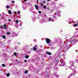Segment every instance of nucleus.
I'll return each mask as SVG.
<instances>
[{"mask_svg":"<svg viewBox=\"0 0 78 78\" xmlns=\"http://www.w3.org/2000/svg\"><path fill=\"white\" fill-rule=\"evenodd\" d=\"M75 42H78V41H76V40L75 41Z\"/></svg>","mask_w":78,"mask_h":78,"instance_id":"49","label":"nucleus"},{"mask_svg":"<svg viewBox=\"0 0 78 78\" xmlns=\"http://www.w3.org/2000/svg\"><path fill=\"white\" fill-rule=\"evenodd\" d=\"M48 21H49V22H51V18H49L48 19Z\"/></svg>","mask_w":78,"mask_h":78,"instance_id":"16","label":"nucleus"},{"mask_svg":"<svg viewBox=\"0 0 78 78\" xmlns=\"http://www.w3.org/2000/svg\"><path fill=\"white\" fill-rule=\"evenodd\" d=\"M72 75H73L72 74H71L69 75V78H70V77H71V76H72Z\"/></svg>","mask_w":78,"mask_h":78,"instance_id":"19","label":"nucleus"},{"mask_svg":"<svg viewBox=\"0 0 78 78\" xmlns=\"http://www.w3.org/2000/svg\"><path fill=\"white\" fill-rule=\"evenodd\" d=\"M20 11L18 12V14H20Z\"/></svg>","mask_w":78,"mask_h":78,"instance_id":"38","label":"nucleus"},{"mask_svg":"<svg viewBox=\"0 0 78 78\" xmlns=\"http://www.w3.org/2000/svg\"><path fill=\"white\" fill-rule=\"evenodd\" d=\"M3 27L5 28V29H7V28L6 27V24H4L3 26Z\"/></svg>","mask_w":78,"mask_h":78,"instance_id":"8","label":"nucleus"},{"mask_svg":"<svg viewBox=\"0 0 78 78\" xmlns=\"http://www.w3.org/2000/svg\"><path fill=\"white\" fill-rule=\"evenodd\" d=\"M41 6H43L44 5V4H43V3H41Z\"/></svg>","mask_w":78,"mask_h":78,"instance_id":"27","label":"nucleus"},{"mask_svg":"<svg viewBox=\"0 0 78 78\" xmlns=\"http://www.w3.org/2000/svg\"><path fill=\"white\" fill-rule=\"evenodd\" d=\"M43 64H44V63H43Z\"/></svg>","mask_w":78,"mask_h":78,"instance_id":"55","label":"nucleus"},{"mask_svg":"<svg viewBox=\"0 0 78 78\" xmlns=\"http://www.w3.org/2000/svg\"><path fill=\"white\" fill-rule=\"evenodd\" d=\"M35 47H37V45H36L35 46Z\"/></svg>","mask_w":78,"mask_h":78,"instance_id":"45","label":"nucleus"},{"mask_svg":"<svg viewBox=\"0 0 78 78\" xmlns=\"http://www.w3.org/2000/svg\"><path fill=\"white\" fill-rule=\"evenodd\" d=\"M37 2H39V1L37 0Z\"/></svg>","mask_w":78,"mask_h":78,"instance_id":"44","label":"nucleus"},{"mask_svg":"<svg viewBox=\"0 0 78 78\" xmlns=\"http://www.w3.org/2000/svg\"><path fill=\"white\" fill-rule=\"evenodd\" d=\"M61 13V11H58L57 12V15L58 17H60L61 16V14H60V13Z\"/></svg>","mask_w":78,"mask_h":78,"instance_id":"6","label":"nucleus"},{"mask_svg":"<svg viewBox=\"0 0 78 78\" xmlns=\"http://www.w3.org/2000/svg\"><path fill=\"white\" fill-rule=\"evenodd\" d=\"M64 42H66V43H67V41H64Z\"/></svg>","mask_w":78,"mask_h":78,"instance_id":"41","label":"nucleus"},{"mask_svg":"<svg viewBox=\"0 0 78 78\" xmlns=\"http://www.w3.org/2000/svg\"><path fill=\"white\" fill-rule=\"evenodd\" d=\"M16 28H18L19 27V26L17 25V26H16Z\"/></svg>","mask_w":78,"mask_h":78,"instance_id":"33","label":"nucleus"},{"mask_svg":"<svg viewBox=\"0 0 78 78\" xmlns=\"http://www.w3.org/2000/svg\"><path fill=\"white\" fill-rule=\"evenodd\" d=\"M14 13L15 14H17V12H16V11L14 12Z\"/></svg>","mask_w":78,"mask_h":78,"instance_id":"37","label":"nucleus"},{"mask_svg":"<svg viewBox=\"0 0 78 78\" xmlns=\"http://www.w3.org/2000/svg\"><path fill=\"white\" fill-rule=\"evenodd\" d=\"M55 76L56 78H58V77H59V75H55Z\"/></svg>","mask_w":78,"mask_h":78,"instance_id":"26","label":"nucleus"},{"mask_svg":"<svg viewBox=\"0 0 78 78\" xmlns=\"http://www.w3.org/2000/svg\"><path fill=\"white\" fill-rule=\"evenodd\" d=\"M46 8L47 6H46L45 5H44L43 7V8H44V9H45V8Z\"/></svg>","mask_w":78,"mask_h":78,"instance_id":"22","label":"nucleus"},{"mask_svg":"<svg viewBox=\"0 0 78 78\" xmlns=\"http://www.w3.org/2000/svg\"><path fill=\"white\" fill-rule=\"evenodd\" d=\"M8 21H9V22H10V21H11V20L9 19Z\"/></svg>","mask_w":78,"mask_h":78,"instance_id":"39","label":"nucleus"},{"mask_svg":"<svg viewBox=\"0 0 78 78\" xmlns=\"http://www.w3.org/2000/svg\"><path fill=\"white\" fill-rule=\"evenodd\" d=\"M7 34H11V33L10 32H7Z\"/></svg>","mask_w":78,"mask_h":78,"instance_id":"29","label":"nucleus"},{"mask_svg":"<svg viewBox=\"0 0 78 78\" xmlns=\"http://www.w3.org/2000/svg\"><path fill=\"white\" fill-rule=\"evenodd\" d=\"M19 20H16L15 21V22H16V24H17V23H19Z\"/></svg>","mask_w":78,"mask_h":78,"instance_id":"12","label":"nucleus"},{"mask_svg":"<svg viewBox=\"0 0 78 78\" xmlns=\"http://www.w3.org/2000/svg\"><path fill=\"white\" fill-rule=\"evenodd\" d=\"M9 75H10V74L9 73H8L6 75V76L7 77H9Z\"/></svg>","mask_w":78,"mask_h":78,"instance_id":"13","label":"nucleus"},{"mask_svg":"<svg viewBox=\"0 0 78 78\" xmlns=\"http://www.w3.org/2000/svg\"><path fill=\"white\" fill-rule=\"evenodd\" d=\"M76 72L75 70V71L73 72V74H72L73 75H75V74H76Z\"/></svg>","mask_w":78,"mask_h":78,"instance_id":"7","label":"nucleus"},{"mask_svg":"<svg viewBox=\"0 0 78 78\" xmlns=\"http://www.w3.org/2000/svg\"><path fill=\"white\" fill-rule=\"evenodd\" d=\"M2 37L3 39H5V38H6V37L4 35L2 36Z\"/></svg>","mask_w":78,"mask_h":78,"instance_id":"21","label":"nucleus"},{"mask_svg":"<svg viewBox=\"0 0 78 78\" xmlns=\"http://www.w3.org/2000/svg\"><path fill=\"white\" fill-rule=\"evenodd\" d=\"M18 44H20V43H18Z\"/></svg>","mask_w":78,"mask_h":78,"instance_id":"50","label":"nucleus"},{"mask_svg":"<svg viewBox=\"0 0 78 78\" xmlns=\"http://www.w3.org/2000/svg\"><path fill=\"white\" fill-rule=\"evenodd\" d=\"M68 78H70V77H69Z\"/></svg>","mask_w":78,"mask_h":78,"instance_id":"52","label":"nucleus"},{"mask_svg":"<svg viewBox=\"0 0 78 78\" xmlns=\"http://www.w3.org/2000/svg\"><path fill=\"white\" fill-rule=\"evenodd\" d=\"M78 30V29H76V30Z\"/></svg>","mask_w":78,"mask_h":78,"instance_id":"48","label":"nucleus"},{"mask_svg":"<svg viewBox=\"0 0 78 78\" xmlns=\"http://www.w3.org/2000/svg\"><path fill=\"white\" fill-rule=\"evenodd\" d=\"M25 58L26 59H28L29 58V56L28 55H26L25 56Z\"/></svg>","mask_w":78,"mask_h":78,"instance_id":"10","label":"nucleus"},{"mask_svg":"<svg viewBox=\"0 0 78 78\" xmlns=\"http://www.w3.org/2000/svg\"><path fill=\"white\" fill-rule=\"evenodd\" d=\"M43 22H43L42 23H43Z\"/></svg>","mask_w":78,"mask_h":78,"instance_id":"47","label":"nucleus"},{"mask_svg":"<svg viewBox=\"0 0 78 78\" xmlns=\"http://www.w3.org/2000/svg\"><path fill=\"white\" fill-rule=\"evenodd\" d=\"M27 60H24V62H27Z\"/></svg>","mask_w":78,"mask_h":78,"instance_id":"31","label":"nucleus"},{"mask_svg":"<svg viewBox=\"0 0 78 78\" xmlns=\"http://www.w3.org/2000/svg\"><path fill=\"white\" fill-rule=\"evenodd\" d=\"M16 62H17L18 61V60H17V59H16Z\"/></svg>","mask_w":78,"mask_h":78,"instance_id":"36","label":"nucleus"},{"mask_svg":"<svg viewBox=\"0 0 78 78\" xmlns=\"http://www.w3.org/2000/svg\"><path fill=\"white\" fill-rule=\"evenodd\" d=\"M2 67H5V64H2Z\"/></svg>","mask_w":78,"mask_h":78,"instance_id":"23","label":"nucleus"},{"mask_svg":"<svg viewBox=\"0 0 78 78\" xmlns=\"http://www.w3.org/2000/svg\"><path fill=\"white\" fill-rule=\"evenodd\" d=\"M76 37H77V36H75V35L73 37L71 38L70 39V42L71 44L74 42L75 41V39L76 38Z\"/></svg>","mask_w":78,"mask_h":78,"instance_id":"1","label":"nucleus"},{"mask_svg":"<svg viewBox=\"0 0 78 78\" xmlns=\"http://www.w3.org/2000/svg\"><path fill=\"white\" fill-rule=\"evenodd\" d=\"M13 54L14 56H17V54H16L15 52H14Z\"/></svg>","mask_w":78,"mask_h":78,"instance_id":"24","label":"nucleus"},{"mask_svg":"<svg viewBox=\"0 0 78 78\" xmlns=\"http://www.w3.org/2000/svg\"><path fill=\"white\" fill-rule=\"evenodd\" d=\"M69 47H70V45H69L68 46H67L66 48H68Z\"/></svg>","mask_w":78,"mask_h":78,"instance_id":"35","label":"nucleus"},{"mask_svg":"<svg viewBox=\"0 0 78 78\" xmlns=\"http://www.w3.org/2000/svg\"><path fill=\"white\" fill-rule=\"evenodd\" d=\"M69 63L70 64H71V67H73V65H74L73 64V63H74V62H73V61H71V62H69Z\"/></svg>","mask_w":78,"mask_h":78,"instance_id":"3","label":"nucleus"},{"mask_svg":"<svg viewBox=\"0 0 78 78\" xmlns=\"http://www.w3.org/2000/svg\"><path fill=\"white\" fill-rule=\"evenodd\" d=\"M6 8H7V9H8V8H9V6H8V5H7L6 6Z\"/></svg>","mask_w":78,"mask_h":78,"instance_id":"28","label":"nucleus"},{"mask_svg":"<svg viewBox=\"0 0 78 78\" xmlns=\"http://www.w3.org/2000/svg\"><path fill=\"white\" fill-rule=\"evenodd\" d=\"M3 28V26L2 25H1L0 26V28Z\"/></svg>","mask_w":78,"mask_h":78,"instance_id":"25","label":"nucleus"},{"mask_svg":"<svg viewBox=\"0 0 78 78\" xmlns=\"http://www.w3.org/2000/svg\"><path fill=\"white\" fill-rule=\"evenodd\" d=\"M8 12V13H9V14H11V11L10 10H9Z\"/></svg>","mask_w":78,"mask_h":78,"instance_id":"15","label":"nucleus"},{"mask_svg":"<svg viewBox=\"0 0 78 78\" xmlns=\"http://www.w3.org/2000/svg\"><path fill=\"white\" fill-rule=\"evenodd\" d=\"M64 55V54H63V56Z\"/></svg>","mask_w":78,"mask_h":78,"instance_id":"54","label":"nucleus"},{"mask_svg":"<svg viewBox=\"0 0 78 78\" xmlns=\"http://www.w3.org/2000/svg\"><path fill=\"white\" fill-rule=\"evenodd\" d=\"M62 61V63L60 65V66H64L66 64V63H65V62L64 61H60V62H61Z\"/></svg>","mask_w":78,"mask_h":78,"instance_id":"2","label":"nucleus"},{"mask_svg":"<svg viewBox=\"0 0 78 78\" xmlns=\"http://www.w3.org/2000/svg\"><path fill=\"white\" fill-rule=\"evenodd\" d=\"M33 9L31 8L30 9V11L31 12H32V11H33Z\"/></svg>","mask_w":78,"mask_h":78,"instance_id":"18","label":"nucleus"},{"mask_svg":"<svg viewBox=\"0 0 78 78\" xmlns=\"http://www.w3.org/2000/svg\"><path fill=\"white\" fill-rule=\"evenodd\" d=\"M1 16V14H0V16Z\"/></svg>","mask_w":78,"mask_h":78,"instance_id":"53","label":"nucleus"},{"mask_svg":"<svg viewBox=\"0 0 78 78\" xmlns=\"http://www.w3.org/2000/svg\"><path fill=\"white\" fill-rule=\"evenodd\" d=\"M35 8L36 9H37V10H39V6H38V5H35Z\"/></svg>","mask_w":78,"mask_h":78,"instance_id":"5","label":"nucleus"},{"mask_svg":"<svg viewBox=\"0 0 78 78\" xmlns=\"http://www.w3.org/2000/svg\"><path fill=\"white\" fill-rule=\"evenodd\" d=\"M33 50L34 51H35V50H36V48L35 47H34L33 48Z\"/></svg>","mask_w":78,"mask_h":78,"instance_id":"14","label":"nucleus"},{"mask_svg":"<svg viewBox=\"0 0 78 78\" xmlns=\"http://www.w3.org/2000/svg\"><path fill=\"white\" fill-rule=\"evenodd\" d=\"M46 53L47 54H48V55H50L51 54V53L50 52H46Z\"/></svg>","mask_w":78,"mask_h":78,"instance_id":"9","label":"nucleus"},{"mask_svg":"<svg viewBox=\"0 0 78 78\" xmlns=\"http://www.w3.org/2000/svg\"><path fill=\"white\" fill-rule=\"evenodd\" d=\"M59 6H61V7H62V5H59Z\"/></svg>","mask_w":78,"mask_h":78,"instance_id":"40","label":"nucleus"},{"mask_svg":"<svg viewBox=\"0 0 78 78\" xmlns=\"http://www.w3.org/2000/svg\"><path fill=\"white\" fill-rule=\"evenodd\" d=\"M27 0H24V1L25 2H26Z\"/></svg>","mask_w":78,"mask_h":78,"instance_id":"43","label":"nucleus"},{"mask_svg":"<svg viewBox=\"0 0 78 78\" xmlns=\"http://www.w3.org/2000/svg\"><path fill=\"white\" fill-rule=\"evenodd\" d=\"M11 2H12V3H14V1H11Z\"/></svg>","mask_w":78,"mask_h":78,"instance_id":"32","label":"nucleus"},{"mask_svg":"<svg viewBox=\"0 0 78 78\" xmlns=\"http://www.w3.org/2000/svg\"><path fill=\"white\" fill-rule=\"evenodd\" d=\"M38 13H39V14H41V11H38Z\"/></svg>","mask_w":78,"mask_h":78,"instance_id":"30","label":"nucleus"},{"mask_svg":"<svg viewBox=\"0 0 78 78\" xmlns=\"http://www.w3.org/2000/svg\"><path fill=\"white\" fill-rule=\"evenodd\" d=\"M20 26H22V24L21 23H20Z\"/></svg>","mask_w":78,"mask_h":78,"instance_id":"34","label":"nucleus"},{"mask_svg":"<svg viewBox=\"0 0 78 78\" xmlns=\"http://www.w3.org/2000/svg\"><path fill=\"white\" fill-rule=\"evenodd\" d=\"M47 1H50V0H47Z\"/></svg>","mask_w":78,"mask_h":78,"instance_id":"46","label":"nucleus"},{"mask_svg":"<svg viewBox=\"0 0 78 78\" xmlns=\"http://www.w3.org/2000/svg\"><path fill=\"white\" fill-rule=\"evenodd\" d=\"M43 3H44L45 2V1H43Z\"/></svg>","mask_w":78,"mask_h":78,"instance_id":"42","label":"nucleus"},{"mask_svg":"<svg viewBox=\"0 0 78 78\" xmlns=\"http://www.w3.org/2000/svg\"><path fill=\"white\" fill-rule=\"evenodd\" d=\"M70 66V69H72V70H73V69H74V65H73V67H71V66L72 65H71Z\"/></svg>","mask_w":78,"mask_h":78,"instance_id":"11","label":"nucleus"},{"mask_svg":"<svg viewBox=\"0 0 78 78\" xmlns=\"http://www.w3.org/2000/svg\"><path fill=\"white\" fill-rule=\"evenodd\" d=\"M46 41L47 44H49L50 42V40L48 38H46Z\"/></svg>","mask_w":78,"mask_h":78,"instance_id":"4","label":"nucleus"},{"mask_svg":"<svg viewBox=\"0 0 78 78\" xmlns=\"http://www.w3.org/2000/svg\"><path fill=\"white\" fill-rule=\"evenodd\" d=\"M73 26L74 27H77V24H74L73 25Z\"/></svg>","mask_w":78,"mask_h":78,"instance_id":"20","label":"nucleus"},{"mask_svg":"<svg viewBox=\"0 0 78 78\" xmlns=\"http://www.w3.org/2000/svg\"><path fill=\"white\" fill-rule=\"evenodd\" d=\"M28 70H26L25 71V73L26 74H27V73H28Z\"/></svg>","mask_w":78,"mask_h":78,"instance_id":"17","label":"nucleus"},{"mask_svg":"<svg viewBox=\"0 0 78 78\" xmlns=\"http://www.w3.org/2000/svg\"><path fill=\"white\" fill-rule=\"evenodd\" d=\"M64 58L65 59V57H64Z\"/></svg>","mask_w":78,"mask_h":78,"instance_id":"51","label":"nucleus"}]
</instances>
